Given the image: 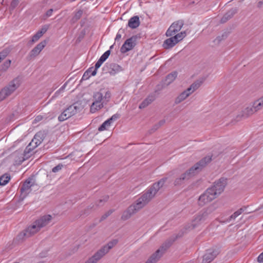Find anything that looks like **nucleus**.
<instances>
[{"mask_svg": "<svg viewBox=\"0 0 263 263\" xmlns=\"http://www.w3.org/2000/svg\"><path fill=\"white\" fill-rule=\"evenodd\" d=\"M167 179V177H164L154 183L144 194L136 200L135 204L130 205L134 206L136 212L143 208L154 198L157 192L163 186Z\"/></svg>", "mask_w": 263, "mask_h": 263, "instance_id": "f257e3e1", "label": "nucleus"}, {"mask_svg": "<svg viewBox=\"0 0 263 263\" xmlns=\"http://www.w3.org/2000/svg\"><path fill=\"white\" fill-rule=\"evenodd\" d=\"M51 220L52 216L50 215L41 216L28 226L24 231L21 232L17 237L19 239H23L25 237L32 236L39 232L41 229L49 224Z\"/></svg>", "mask_w": 263, "mask_h": 263, "instance_id": "f03ea898", "label": "nucleus"}, {"mask_svg": "<svg viewBox=\"0 0 263 263\" xmlns=\"http://www.w3.org/2000/svg\"><path fill=\"white\" fill-rule=\"evenodd\" d=\"M211 160L212 157L210 156H206L202 159L189 170L177 177L174 181V185H180L182 184L185 181L189 180L199 172L207 163L211 162Z\"/></svg>", "mask_w": 263, "mask_h": 263, "instance_id": "7ed1b4c3", "label": "nucleus"}, {"mask_svg": "<svg viewBox=\"0 0 263 263\" xmlns=\"http://www.w3.org/2000/svg\"><path fill=\"white\" fill-rule=\"evenodd\" d=\"M215 210L214 206L211 205L200 211L194 216L192 221L186 226V229L191 230L206 223Z\"/></svg>", "mask_w": 263, "mask_h": 263, "instance_id": "20e7f679", "label": "nucleus"}, {"mask_svg": "<svg viewBox=\"0 0 263 263\" xmlns=\"http://www.w3.org/2000/svg\"><path fill=\"white\" fill-rule=\"evenodd\" d=\"M110 93L104 89L93 93L92 96L93 102L92 103L90 110L91 113H95L103 107L104 104L109 100Z\"/></svg>", "mask_w": 263, "mask_h": 263, "instance_id": "39448f33", "label": "nucleus"}, {"mask_svg": "<svg viewBox=\"0 0 263 263\" xmlns=\"http://www.w3.org/2000/svg\"><path fill=\"white\" fill-rule=\"evenodd\" d=\"M20 78H16L0 91V102L11 95L20 85Z\"/></svg>", "mask_w": 263, "mask_h": 263, "instance_id": "423d86ee", "label": "nucleus"}, {"mask_svg": "<svg viewBox=\"0 0 263 263\" xmlns=\"http://www.w3.org/2000/svg\"><path fill=\"white\" fill-rule=\"evenodd\" d=\"M186 35V32L184 31H181L176 35L170 36V38L167 39L164 41L162 46L166 49L171 48L176 45L179 42L183 40Z\"/></svg>", "mask_w": 263, "mask_h": 263, "instance_id": "0eeeda50", "label": "nucleus"}, {"mask_svg": "<svg viewBox=\"0 0 263 263\" xmlns=\"http://www.w3.org/2000/svg\"><path fill=\"white\" fill-rule=\"evenodd\" d=\"M217 197L213 189L209 187L199 196L198 199L199 205L203 206L211 202Z\"/></svg>", "mask_w": 263, "mask_h": 263, "instance_id": "6e6552de", "label": "nucleus"}, {"mask_svg": "<svg viewBox=\"0 0 263 263\" xmlns=\"http://www.w3.org/2000/svg\"><path fill=\"white\" fill-rule=\"evenodd\" d=\"M78 108L74 105H70L58 117V120L62 122L69 119L77 113Z\"/></svg>", "mask_w": 263, "mask_h": 263, "instance_id": "1a4fd4ad", "label": "nucleus"}, {"mask_svg": "<svg viewBox=\"0 0 263 263\" xmlns=\"http://www.w3.org/2000/svg\"><path fill=\"white\" fill-rule=\"evenodd\" d=\"M184 25V22L182 20H178L174 22L168 28L166 32L167 36H172L177 34L176 33L179 32Z\"/></svg>", "mask_w": 263, "mask_h": 263, "instance_id": "9d476101", "label": "nucleus"}, {"mask_svg": "<svg viewBox=\"0 0 263 263\" xmlns=\"http://www.w3.org/2000/svg\"><path fill=\"white\" fill-rule=\"evenodd\" d=\"M34 184V182L32 179L28 178L23 183L21 187L20 191L21 193V196L23 199L26 198L27 195L31 193L32 190L31 187Z\"/></svg>", "mask_w": 263, "mask_h": 263, "instance_id": "9b49d317", "label": "nucleus"}, {"mask_svg": "<svg viewBox=\"0 0 263 263\" xmlns=\"http://www.w3.org/2000/svg\"><path fill=\"white\" fill-rule=\"evenodd\" d=\"M227 183V179L221 178L215 181L213 185L210 187V188L213 189L216 195L218 196L224 191Z\"/></svg>", "mask_w": 263, "mask_h": 263, "instance_id": "f8f14e48", "label": "nucleus"}, {"mask_svg": "<svg viewBox=\"0 0 263 263\" xmlns=\"http://www.w3.org/2000/svg\"><path fill=\"white\" fill-rule=\"evenodd\" d=\"M118 240L117 239H114L112 241L109 242L106 246H104L103 248L97 251L95 255L97 256V257L99 260L105 255L111 248H112L117 243Z\"/></svg>", "mask_w": 263, "mask_h": 263, "instance_id": "ddd939ff", "label": "nucleus"}, {"mask_svg": "<svg viewBox=\"0 0 263 263\" xmlns=\"http://www.w3.org/2000/svg\"><path fill=\"white\" fill-rule=\"evenodd\" d=\"M136 42L137 37L136 36H133L128 39L121 47V52L124 53L132 50L136 46Z\"/></svg>", "mask_w": 263, "mask_h": 263, "instance_id": "4468645a", "label": "nucleus"}, {"mask_svg": "<svg viewBox=\"0 0 263 263\" xmlns=\"http://www.w3.org/2000/svg\"><path fill=\"white\" fill-rule=\"evenodd\" d=\"M219 251L217 248H212L206 250V253L203 256V262L209 263L212 261L219 254Z\"/></svg>", "mask_w": 263, "mask_h": 263, "instance_id": "2eb2a0df", "label": "nucleus"}, {"mask_svg": "<svg viewBox=\"0 0 263 263\" xmlns=\"http://www.w3.org/2000/svg\"><path fill=\"white\" fill-rule=\"evenodd\" d=\"M162 246L160 249H158L155 253L151 255V256L147 259L145 263H156L159 259L161 257L163 253L165 250L169 247Z\"/></svg>", "mask_w": 263, "mask_h": 263, "instance_id": "dca6fc26", "label": "nucleus"}, {"mask_svg": "<svg viewBox=\"0 0 263 263\" xmlns=\"http://www.w3.org/2000/svg\"><path fill=\"white\" fill-rule=\"evenodd\" d=\"M104 69L110 75H115L122 70V67L120 65L111 63H107L104 67Z\"/></svg>", "mask_w": 263, "mask_h": 263, "instance_id": "f3484780", "label": "nucleus"}, {"mask_svg": "<svg viewBox=\"0 0 263 263\" xmlns=\"http://www.w3.org/2000/svg\"><path fill=\"white\" fill-rule=\"evenodd\" d=\"M47 44V41L44 40L39 43L35 47H34L29 53L30 59L35 58L40 54L41 51L44 48Z\"/></svg>", "mask_w": 263, "mask_h": 263, "instance_id": "a211bd4d", "label": "nucleus"}, {"mask_svg": "<svg viewBox=\"0 0 263 263\" xmlns=\"http://www.w3.org/2000/svg\"><path fill=\"white\" fill-rule=\"evenodd\" d=\"M156 99L155 94L149 95L139 105V108L142 109L146 107L151 103H152Z\"/></svg>", "mask_w": 263, "mask_h": 263, "instance_id": "6ab92c4d", "label": "nucleus"}, {"mask_svg": "<svg viewBox=\"0 0 263 263\" xmlns=\"http://www.w3.org/2000/svg\"><path fill=\"white\" fill-rule=\"evenodd\" d=\"M136 213L135 212V209L134 206H131L130 205L128 208V209L123 212L121 218L124 220H126L129 219L131 216Z\"/></svg>", "mask_w": 263, "mask_h": 263, "instance_id": "aec40b11", "label": "nucleus"}, {"mask_svg": "<svg viewBox=\"0 0 263 263\" xmlns=\"http://www.w3.org/2000/svg\"><path fill=\"white\" fill-rule=\"evenodd\" d=\"M140 25L139 17L138 16H134L131 17L128 23V26L132 29H135Z\"/></svg>", "mask_w": 263, "mask_h": 263, "instance_id": "412c9836", "label": "nucleus"}, {"mask_svg": "<svg viewBox=\"0 0 263 263\" xmlns=\"http://www.w3.org/2000/svg\"><path fill=\"white\" fill-rule=\"evenodd\" d=\"M190 95H191V92L187 91V90L186 89L182 93H181L175 99V103L179 104L181 103L182 101H184L185 99H186Z\"/></svg>", "mask_w": 263, "mask_h": 263, "instance_id": "4be33fe9", "label": "nucleus"}, {"mask_svg": "<svg viewBox=\"0 0 263 263\" xmlns=\"http://www.w3.org/2000/svg\"><path fill=\"white\" fill-rule=\"evenodd\" d=\"M256 109L254 108V105L253 104L252 105H250L243 110L242 116L245 117H248V116L253 114L255 112H256Z\"/></svg>", "mask_w": 263, "mask_h": 263, "instance_id": "5701e85b", "label": "nucleus"}, {"mask_svg": "<svg viewBox=\"0 0 263 263\" xmlns=\"http://www.w3.org/2000/svg\"><path fill=\"white\" fill-rule=\"evenodd\" d=\"M177 77V72L176 71H174L170 74H168L165 80V83L166 85H169L172 82H173L176 77Z\"/></svg>", "mask_w": 263, "mask_h": 263, "instance_id": "b1692460", "label": "nucleus"}, {"mask_svg": "<svg viewBox=\"0 0 263 263\" xmlns=\"http://www.w3.org/2000/svg\"><path fill=\"white\" fill-rule=\"evenodd\" d=\"M36 147H37V144H35L34 141L31 140V141L29 143V144L27 145V146L26 147L25 149V156H26L27 155L29 154Z\"/></svg>", "mask_w": 263, "mask_h": 263, "instance_id": "393cba45", "label": "nucleus"}, {"mask_svg": "<svg viewBox=\"0 0 263 263\" xmlns=\"http://www.w3.org/2000/svg\"><path fill=\"white\" fill-rule=\"evenodd\" d=\"M201 84V81H197L195 82L187 89V91L191 92V95L200 86Z\"/></svg>", "mask_w": 263, "mask_h": 263, "instance_id": "a878e982", "label": "nucleus"}, {"mask_svg": "<svg viewBox=\"0 0 263 263\" xmlns=\"http://www.w3.org/2000/svg\"><path fill=\"white\" fill-rule=\"evenodd\" d=\"M83 13V11L82 10H79L77 11H76L73 14V16L71 20V22L72 23H75L77 22L80 18L82 17V14Z\"/></svg>", "mask_w": 263, "mask_h": 263, "instance_id": "bb28decb", "label": "nucleus"}, {"mask_svg": "<svg viewBox=\"0 0 263 263\" xmlns=\"http://www.w3.org/2000/svg\"><path fill=\"white\" fill-rule=\"evenodd\" d=\"M32 140L34 141L35 144H37L38 146L43 140V134L40 132L37 133L35 135Z\"/></svg>", "mask_w": 263, "mask_h": 263, "instance_id": "cd10ccee", "label": "nucleus"}, {"mask_svg": "<svg viewBox=\"0 0 263 263\" xmlns=\"http://www.w3.org/2000/svg\"><path fill=\"white\" fill-rule=\"evenodd\" d=\"M10 180V176L8 174H5L0 177V185L4 186L7 184Z\"/></svg>", "mask_w": 263, "mask_h": 263, "instance_id": "c85d7f7f", "label": "nucleus"}, {"mask_svg": "<svg viewBox=\"0 0 263 263\" xmlns=\"http://www.w3.org/2000/svg\"><path fill=\"white\" fill-rule=\"evenodd\" d=\"M246 209V207L241 208L235 212L229 218V221L235 219L238 216H239Z\"/></svg>", "mask_w": 263, "mask_h": 263, "instance_id": "c756f323", "label": "nucleus"}, {"mask_svg": "<svg viewBox=\"0 0 263 263\" xmlns=\"http://www.w3.org/2000/svg\"><path fill=\"white\" fill-rule=\"evenodd\" d=\"M93 70L94 69L93 67L88 68L83 74L82 78V80L85 81L88 80L90 77V76H92L91 73Z\"/></svg>", "mask_w": 263, "mask_h": 263, "instance_id": "7c9ffc66", "label": "nucleus"}, {"mask_svg": "<svg viewBox=\"0 0 263 263\" xmlns=\"http://www.w3.org/2000/svg\"><path fill=\"white\" fill-rule=\"evenodd\" d=\"M111 122L108 119L104 122L102 125L99 127L98 130L102 132L106 130L111 125Z\"/></svg>", "mask_w": 263, "mask_h": 263, "instance_id": "2f4dec72", "label": "nucleus"}, {"mask_svg": "<svg viewBox=\"0 0 263 263\" xmlns=\"http://www.w3.org/2000/svg\"><path fill=\"white\" fill-rule=\"evenodd\" d=\"M42 37L41 32L38 31L32 37V39L29 42V45H32L34 43L37 42Z\"/></svg>", "mask_w": 263, "mask_h": 263, "instance_id": "473e14b6", "label": "nucleus"}, {"mask_svg": "<svg viewBox=\"0 0 263 263\" xmlns=\"http://www.w3.org/2000/svg\"><path fill=\"white\" fill-rule=\"evenodd\" d=\"M234 13V10H231L228 12L221 18V22L222 23L226 22L228 20L231 18Z\"/></svg>", "mask_w": 263, "mask_h": 263, "instance_id": "72a5a7b5", "label": "nucleus"}, {"mask_svg": "<svg viewBox=\"0 0 263 263\" xmlns=\"http://www.w3.org/2000/svg\"><path fill=\"white\" fill-rule=\"evenodd\" d=\"M103 62L102 60H101L100 59L98 60V61L96 62L95 64V68H93V70L92 71L91 73L92 76H95L97 74V69L100 67L101 65L103 64Z\"/></svg>", "mask_w": 263, "mask_h": 263, "instance_id": "f704fd0d", "label": "nucleus"}, {"mask_svg": "<svg viewBox=\"0 0 263 263\" xmlns=\"http://www.w3.org/2000/svg\"><path fill=\"white\" fill-rule=\"evenodd\" d=\"M11 63V61L10 60L6 61L2 65V70L3 71H6L10 66Z\"/></svg>", "mask_w": 263, "mask_h": 263, "instance_id": "c9c22d12", "label": "nucleus"}, {"mask_svg": "<svg viewBox=\"0 0 263 263\" xmlns=\"http://www.w3.org/2000/svg\"><path fill=\"white\" fill-rule=\"evenodd\" d=\"M253 104L254 105V108L256 109L257 111L263 108V106L262 105L261 102H260L259 99L253 102Z\"/></svg>", "mask_w": 263, "mask_h": 263, "instance_id": "e433bc0d", "label": "nucleus"}, {"mask_svg": "<svg viewBox=\"0 0 263 263\" xmlns=\"http://www.w3.org/2000/svg\"><path fill=\"white\" fill-rule=\"evenodd\" d=\"M9 51L8 49H4L0 52V61H2L9 54Z\"/></svg>", "mask_w": 263, "mask_h": 263, "instance_id": "4c0bfd02", "label": "nucleus"}, {"mask_svg": "<svg viewBox=\"0 0 263 263\" xmlns=\"http://www.w3.org/2000/svg\"><path fill=\"white\" fill-rule=\"evenodd\" d=\"M110 54V50H107L105 51L100 58V59L104 62L108 58L109 55Z\"/></svg>", "mask_w": 263, "mask_h": 263, "instance_id": "58836bf2", "label": "nucleus"}, {"mask_svg": "<svg viewBox=\"0 0 263 263\" xmlns=\"http://www.w3.org/2000/svg\"><path fill=\"white\" fill-rule=\"evenodd\" d=\"M99 260L95 254L89 258L85 263H97Z\"/></svg>", "mask_w": 263, "mask_h": 263, "instance_id": "ea45409f", "label": "nucleus"}, {"mask_svg": "<svg viewBox=\"0 0 263 263\" xmlns=\"http://www.w3.org/2000/svg\"><path fill=\"white\" fill-rule=\"evenodd\" d=\"M108 199V196H105L103 197L102 199H100L99 200L98 203L97 204L98 206H102L105 202H106Z\"/></svg>", "mask_w": 263, "mask_h": 263, "instance_id": "a19ab883", "label": "nucleus"}, {"mask_svg": "<svg viewBox=\"0 0 263 263\" xmlns=\"http://www.w3.org/2000/svg\"><path fill=\"white\" fill-rule=\"evenodd\" d=\"M124 33V30L122 29H119L118 32L117 33V34L116 35V38H115L116 42H118L119 41H120V40L121 39V36H122V33Z\"/></svg>", "mask_w": 263, "mask_h": 263, "instance_id": "79ce46f5", "label": "nucleus"}, {"mask_svg": "<svg viewBox=\"0 0 263 263\" xmlns=\"http://www.w3.org/2000/svg\"><path fill=\"white\" fill-rule=\"evenodd\" d=\"M63 167V164H59L58 165H57V166H55V167H54L52 168V171L53 173H57V172L60 171V170H61Z\"/></svg>", "mask_w": 263, "mask_h": 263, "instance_id": "37998d69", "label": "nucleus"}, {"mask_svg": "<svg viewBox=\"0 0 263 263\" xmlns=\"http://www.w3.org/2000/svg\"><path fill=\"white\" fill-rule=\"evenodd\" d=\"M113 211L112 210H109L106 213H105L104 215L102 216L100 219V221H103L108 216H109L112 213Z\"/></svg>", "mask_w": 263, "mask_h": 263, "instance_id": "c03bdc74", "label": "nucleus"}, {"mask_svg": "<svg viewBox=\"0 0 263 263\" xmlns=\"http://www.w3.org/2000/svg\"><path fill=\"white\" fill-rule=\"evenodd\" d=\"M19 0H13L10 4L11 9H14L18 4Z\"/></svg>", "mask_w": 263, "mask_h": 263, "instance_id": "a18cd8bd", "label": "nucleus"}, {"mask_svg": "<svg viewBox=\"0 0 263 263\" xmlns=\"http://www.w3.org/2000/svg\"><path fill=\"white\" fill-rule=\"evenodd\" d=\"M119 117L120 115L119 114H116L112 115L111 118L108 119V120H109L110 122L112 123L113 121L117 120L118 118H119Z\"/></svg>", "mask_w": 263, "mask_h": 263, "instance_id": "49530a36", "label": "nucleus"}, {"mask_svg": "<svg viewBox=\"0 0 263 263\" xmlns=\"http://www.w3.org/2000/svg\"><path fill=\"white\" fill-rule=\"evenodd\" d=\"M160 127L157 124H155L153 127L152 128V129L150 130V132L152 133H153L155 131L157 130L158 128H159Z\"/></svg>", "mask_w": 263, "mask_h": 263, "instance_id": "de8ad7c7", "label": "nucleus"}, {"mask_svg": "<svg viewBox=\"0 0 263 263\" xmlns=\"http://www.w3.org/2000/svg\"><path fill=\"white\" fill-rule=\"evenodd\" d=\"M53 11V9H50L49 10H48L46 12V14H45L46 16V17H49V16H50L52 15Z\"/></svg>", "mask_w": 263, "mask_h": 263, "instance_id": "09e8293b", "label": "nucleus"}, {"mask_svg": "<svg viewBox=\"0 0 263 263\" xmlns=\"http://www.w3.org/2000/svg\"><path fill=\"white\" fill-rule=\"evenodd\" d=\"M257 261L260 263L263 262V252L258 256Z\"/></svg>", "mask_w": 263, "mask_h": 263, "instance_id": "8fccbe9b", "label": "nucleus"}, {"mask_svg": "<svg viewBox=\"0 0 263 263\" xmlns=\"http://www.w3.org/2000/svg\"><path fill=\"white\" fill-rule=\"evenodd\" d=\"M47 28L46 27L42 28L41 30L38 31L39 32H41L42 36L47 31Z\"/></svg>", "mask_w": 263, "mask_h": 263, "instance_id": "3c124183", "label": "nucleus"}, {"mask_svg": "<svg viewBox=\"0 0 263 263\" xmlns=\"http://www.w3.org/2000/svg\"><path fill=\"white\" fill-rule=\"evenodd\" d=\"M165 120L163 119V120H160L158 123H157L159 126V127H160L161 126H162L163 125H164V124L165 123Z\"/></svg>", "mask_w": 263, "mask_h": 263, "instance_id": "603ef678", "label": "nucleus"}, {"mask_svg": "<svg viewBox=\"0 0 263 263\" xmlns=\"http://www.w3.org/2000/svg\"><path fill=\"white\" fill-rule=\"evenodd\" d=\"M43 119V117L42 116H37L35 117V119H34V121H36V122H39V121H40L41 120H42Z\"/></svg>", "mask_w": 263, "mask_h": 263, "instance_id": "864d4df0", "label": "nucleus"}, {"mask_svg": "<svg viewBox=\"0 0 263 263\" xmlns=\"http://www.w3.org/2000/svg\"><path fill=\"white\" fill-rule=\"evenodd\" d=\"M55 1V0H46V3L48 5H50Z\"/></svg>", "mask_w": 263, "mask_h": 263, "instance_id": "5fc2aeb1", "label": "nucleus"}, {"mask_svg": "<svg viewBox=\"0 0 263 263\" xmlns=\"http://www.w3.org/2000/svg\"><path fill=\"white\" fill-rule=\"evenodd\" d=\"M63 88H63V86H62V87H61V88H60L58 91H56V92H55V93H54V96H57V95L59 93V92L61 91V90L62 89H63Z\"/></svg>", "mask_w": 263, "mask_h": 263, "instance_id": "6e6d98bb", "label": "nucleus"}, {"mask_svg": "<svg viewBox=\"0 0 263 263\" xmlns=\"http://www.w3.org/2000/svg\"><path fill=\"white\" fill-rule=\"evenodd\" d=\"M258 99L260 101V102H261V103L262 105L263 106V96L261 97H260V98H259Z\"/></svg>", "mask_w": 263, "mask_h": 263, "instance_id": "4d7b16f0", "label": "nucleus"}, {"mask_svg": "<svg viewBox=\"0 0 263 263\" xmlns=\"http://www.w3.org/2000/svg\"><path fill=\"white\" fill-rule=\"evenodd\" d=\"M258 99L260 101V102H261V103L262 105L263 106V96L261 97H260V98H259Z\"/></svg>", "mask_w": 263, "mask_h": 263, "instance_id": "13d9d810", "label": "nucleus"}, {"mask_svg": "<svg viewBox=\"0 0 263 263\" xmlns=\"http://www.w3.org/2000/svg\"><path fill=\"white\" fill-rule=\"evenodd\" d=\"M217 41L218 42H219L221 41V37H220V36L217 37L215 39V41Z\"/></svg>", "mask_w": 263, "mask_h": 263, "instance_id": "bf43d9fd", "label": "nucleus"}, {"mask_svg": "<svg viewBox=\"0 0 263 263\" xmlns=\"http://www.w3.org/2000/svg\"><path fill=\"white\" fill-rule=\"evenodd\" d=\"M262 4V2H259L258 3V7H260Z\"/></svg>", "mask_w": 263, "mask_h": 263, "instance_id": "052dcab7", "label": "nucleus"}, {"mask_svg": "<svg viewBox=\"0 0 263 263\" xmlns=\"http://www.w3.org/2000/svg\"><path fill=\"white\" fill-rule=\"evenodd\" d=\"M61 5H59V7H57L54 10H58L59 9H60V8H61Z\"/></svg>", "mask_w": 263, "mask_h": 263, "instance_id": "680f3d73", "label": "nucleus"}, {"mask_svg": "<svg viewBox=\"0 0 263 263\" xmlns=\"http://www.w3.org/2000/svg\"><path fill=\"white\" fill-rule=\"evenodd\" d=\"M113 46H114V45H111L110 47V49H112L113 48Z\"/></svg>", "mask_w": 263, "mask_h": 263, "instance_id": "e2e57ef3", "label": "nucleus"}, {"mask_svg": "<svg viewBox=\"0 0 263 263\" xmlns=\"http://www.w3.org/2000/svg\"><path fill=\"white\" fill-rule=\"evenodd\" d=\"M262 227H263V224H262Z\"/></svg>", "mask_w": 263, "mask_h": 263, "instance_id": "0e129e2a", "label": "nucleus"}, {"mask_svg": "<svg viewBox=\"0 0 263 263\" xmlns=\"http://www.w3.org/2000/svg\"><path fill=\"white\" fill-rule=\"evenodd\" d=\"M1 62V61H0V62Z\"/></svg>", "mask_w": 263, "mask_h": 263, "instance_id": "69168bd1", "label": "nucleus"}]
</instances>
